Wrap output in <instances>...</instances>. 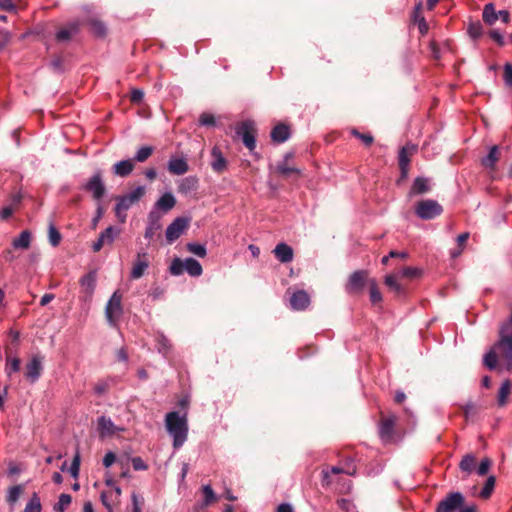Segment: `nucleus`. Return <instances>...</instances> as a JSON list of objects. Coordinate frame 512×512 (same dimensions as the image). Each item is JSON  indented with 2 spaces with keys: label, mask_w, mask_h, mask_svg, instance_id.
<instances>
[{
  "label": "nucleus",
  "mask_w": 512,
  "mask_h": 512,
  "mask_svg": "<svg viewBox=\"0 0 512 512\" xmlns=\"http://www.w3.org/2000/svg\"><path fill=\"white\" fill-rule=\"evenodd\" d=\"M134 169V163L131 159L121 160L117 163H115L112 167V171L115 175L120 177H126Z\"/></svg>",
  "instance_id": "nucleus-27"
},
{
  "label": "nucleus",
  "mask_w": 512,
  "mask_h": 512,
  "mask_svg": "<svg viewBox=\"0 0 512 512\" xmlns=\"http://www.w3.org/2000/svg\"><path fill=\"white\" fill-rule=\"evenodd\" d=\"M80 284L83 288H85L87 290V292L89 294H92V292L94 291V288H95V284H96L95 273L90 272V273L84 275L80 280Z\"/></svg>",
  "instance_id": "nucleus-38"
},
{
  "label": "nucleus",
  "mask_w": 512,
  "mask_h": 512,
  "mask_svg": "<svg viewBox=\"0 0 512 512\" xmlns=\"http://www.w3.org/2000/svg\"><path fill=\"white\" fill-rule=\"evenodd\" d=\"M43 357L40 355H33L25 367V377L29 382L35 383L41 376L43 370Z\"/></svg>",
  "instance_id": "nucleus-13"
},
{
  "label": "nucleus",
  "mask_w": 512,
  "mask_h": 512,
  "mask_svg": "<svg viewBox=\"0 0 512 512\" xmlns=\"http://www.w3.org/2000/svg\"><path fill=\"white\" fill-rule=\"evenodd\" d=\"M212 161L211 167L213 171L222 173L227 167V160L223 156L221 150L218 147H213L211 151Z\"/></svg>",
  "instance_id": "nucleus-23"
},
{
  "label": "nucleus",
  "mask_w": 512,
  "mask_h": 512,
  "mask_svg": "<svg viewBox=\"0 0 512 512\" xmlns=\"http://www.w3.org/2000/svg\"><path fill=\"white\" fill-rule=\"evenodd\" d=\"M352 134L359 138L366 146L371 145L373 142V136L371 134H363L355 129L352 130Z\"/></svg>",
  "instance_id": "nucleus-59"
},
{
  "label": "nucleus",
  "mask_w": 512,
  "mask_h": 512,
  "mask_svg": "<svg viewBox=\"0 0 512 512\" xmlns=\"http://www.w3.org/2000/svg\"><path fill=\"white\" fill-rule=\"evenodd\" d=\"M290 137V128L285 124L276 125L271 131V139L276 143H283Z\"/></svg>",
  "instance_id": "nucleus-28"
},
{
  "label": "nucleus",
  "mask_w": 512,
  "mask_h": 512,
  "mask_svg": "<svg viewBox=\"0 0 512 512\" xmlns=\"http://www.w3.org/2000/svg\"><path fill=\"white\" fill-rule=\"evenodd\" d=\"M370 301L372 304L376 305L382 301L381 292L378 289L377 283L375 280H370Z\"/></svg>",
  "instance_id": "nucleus-43"
},
{
  "label": "nucleus",
  "mask_w": 512,
  "mask_h": 512,
  "mask_svg": "<svg viewBox=\"0 0 512 512\" xmlns=\"http://www.w3.org/2000/svg\"><path fill=\"white\" fill-rule=\"evenodd\" d=\"M171 275L179 276L185 271V260L182 261L180 258H175L169 267Z\"/></svg>",
  "instance_id": "nucleus-44"
},
{
  "label": "nucleus",
  "mask_w": 512,
  "mask_h": 512,
  "mask_svg": "<svg viewBox=\"0 0 512 512\" xmlns=\"http://www.w3.org/2000/svg\"><path fill=\"white\" fill-rule=\"evenodd\" d=\"M91 31L93 34H95L98 37H102L106 34V27L105 25L98 21V20H92L90 22Z\"/></svg>",
  "instance_id": "nucleus-52"
},
{
  "label": "nucleus",
  "mask_w": 512,
  "mask_h": 512,
  "mask_svg": "<svg viewBox=\"0 0 512 512\" xmlns=\"http://www.w3.org/2000/svg\"><path fill=\"white\" fill-rule=\"evenodd\" d=\"M154 148L152 146H142L139 148L134 156V160L137 162H145L152 154Z\"/></svg>",
  "instance_id": "nucleus-41"
},
{
  "label": "nucleus",
  "mask_w": 512,
  "mask_h": 512,
  "mask_svg": "<svg viewBox=\"0 0 512 512\" xmlns=\"http://www.w3.org/2000/svg\"><path fill=\"white\" fill-rule=\"evenodd\" d=\"M149 265L150 260L148 253L145 251L138 252L130 273V277L132 279L141 278L145 271L148 269Z\"/></svg>",
  "instance_id": "nucleus-15"
},
{
  "label": "nucleus",
  "mask_w": 512,
  "mask_h": 512,
  "mask_svg": "<svg viewBox=\"0 0 512 512\" xmlns=\"http://www.w3.org/2000/svg\"><path fill=\"white\" fill-rule=\"evenodd\" d=\"M146 193L144 186H137L125 195L116 198L115 215L120 223H125L127 219V210L137 203Z\"/></svg>",
  "instance_id": "nucleus-3"
},
{
  "label": "nucleus",
  "mask_w": 512,
  "mask_h": 512,
  "mask_svg": "<svg viewBox=\"0 0 512 512\" xmlns=\"http://www.w3.org/2000/svg\"><path fill=\"white\" fill-rule=\"evenodd\" d=\"M494 486H495V477L489 476L485 482L484 487L482 488V490L480 492V496L484 499L489 498L490 495L492 494Z\"/></svg>",
  "instance_id": "nucleus-49"
},
{
  "label": "nucleus",
  "mask_w": 512,
  "mask_h": 512,
  "mask_svg": "<svg viewBox=\"0 0 512 512\" xmlns=\"http://www.w3.org/2000/svg\"><path fill=\"white\" fill-rule=\"evenodd\" d=\"M273 253L277 260L281 263H289L293 260V249L286 243L282 242L275 246Z\"/></svg>",
  "instance_id": "nucleus-22"
},
{
  "label": "nucleus",
  "mask_w": 512,
  "mask_h": 512,
  "mask_svg": "<svg viewBox=\"0 0 512 512\" xmlns=\"http://www.w3.org/2000/svg\"><path fill=\"white\" fill-rule=\"evenodd\" d=\"M0 9L7 12H16L17 10L13 0H0Z\"/></svg>",
  "instance_id": "nucleus-61"
},
{
  "label": "nucleus",
  "mask_w": 512,
  "mask_h": 512,
  "mask_svg": "<svg viewBox=\"0 0 512 512\" xmlns=\"http://www.w3.org/2000/svg\"><path fill=\"white\" fill-rule=\"evenodd\" d=\"M22 492H23V487L21 485H15V486L10 487L8 489V493H7V502L10 505L15 504L18 501Z\"/></svg>",
  "instance_id": "nucleus-42"
},
{
  "label": "nucleus",
  "mask_w": 512,
  "mask_h": 512,
  "mask_svg": "<svg viewBox=\"0 0 512 512\" xmlns=\"http://www.w3.org/2000/svg\"><path fill=\"white\" fill-rule=\"evenodd\" d=\"M158 350L159 352L166 354L170 349L169 341L163 336L158 337Z\"/></svg>",
  "instance_id": "nucleus-60"
},
{
  "label": "nucleus",
  "mask_w": 512,
  "mask_h": 512,
  "mask_svg": "<svg viewBox=\"0 0 512 512\" xmlns=\"http://www.w3.org/2000/svg\"><path fill=\"white\" fill-rule=\"evenodd\" d=\"M330 473L355 475L356 474V466H352L351 468H343L342 466H332L329 469L323 470V479H324V481H326L327 484L330 483V480H328Z\"/></svg>",
  "instance_id": "nucleus-33"
},
{
  "label": "nucleus",
  "mask_w": 512,
  "mask_h": 512,
  "mask_svg": "<svg viewBox=\"0 0 512 512\" xmlns=\"http://www.w3.org/2000/svg\"><path fill=\"white\" fill-rule=\"evenodd\" d=\"M116 461V455L115 453L109 451L105 454L104 458H103V465L104 467L106 468H109L110 466H112Z\"/></svg>",
  "instance_id": "nucleus-64"
},
{
  "label": "nucleus",
  "mask_w": 512,
  "mask_h": 512,
  "mask_svg": "<svg viewBox=\"0 0 512 512\" xmlns=\"http://www.w3.org/2000/svg\"><path fill=\"white\" fill-rule=\"evenodd\" d=\"M198 188V179L195 176L183 178L178 185V192L187 195L196 191Z\"/></svg>",
  "instance_id": "nucleus-29"
},
{
  "label": "nucleus",
  "mask_w": 512,
  "mask_h": 512,
  "mask_svg": "<svg viewBox=\"0 0 512 512\" xmlns=\"http://www.w3.org/2000/svg\"><path fill=\"white\" fill-rule=\"evenodd\" d=\"M309 304V295L304 290H298L290 297V305L294 310H304L309 306Z\"/></svg>",
  "instance_id": "nucleus-21"
},
{
  "label": "nucleus",
  "mask_w": 512,
  "mask_h": 512,
  "mask_svg": "<svg viewBox=\"0 0 512 512\" xmlns=\"http://www.w3.org/2000/svg\"><path fill=\"white\" fill-rule=\"evenodd\" d=\"M442 212V206L433 199L421 200L415 206V214L423 220L434 219Z\"/></svg>",
  "instance_id": "nucleus-4"
},
{
  "label": "nucleus",
  "mask_w": 512,
  "mask_h": 512,
  "mask_svg": "<svg viewBox=\"0 0 512 512\" xmlns=\"http://www.w3.org/2000/svg\"><path fill=\"white\" fill-rule=\"evenodd\" d=\"M97 422L99 434L101 437L112 436L118 431H123L122 428L116 427L113 421L106 416L99 417Z\"/></svg>",
  "instance_id": "nucleus-20"
},
{
  "label": "nucleus",
  "mask_w": 512,
  "mask_h": 512,
  "mask_svg": "<svg viewBox=\"0 0 512 512\" xmlns=\"http://www.w3.org/2000/svg\"><path fill=\"white\" fill-rule=\"evenodd\" d=\"M511 389L512 382L509 379L502 382L497 395V403L499 406L502 407L507 404L508 397L511 393Z\"/></svg>",
  "instance_id": "nucleus-30"
},
{
  "label": "nucleus",
  "mask_w": 512,
  "mask_h": 512,
  "mask_svg": "<svg viewBox=\"0 0 512 512\" xmlns=\"http://www.w3.org/2000/svg\"><path fill=\"white\" fill-rule=\"evenodd\" d=\"M490 38L495 41L499 46H504L505 41L503 35L498 30H490L489 31Z\"/></svg>",
  "instance_id": "nucleus-62"
},
{
  "label": "nucleus",
  "mask_w": 512,
  "mask_h": 512,
  "mask_svg": "<svg viewBox=\"0 0 512 512\" xmlns=\"http://www.w3.org/2000/svg\"><path fill=\"white\" fill-rule=\"evenodd\" d=\"M79 470H80V454L77 451V453L75 454V456L72 460L71 466L69 468V472L72 475V477L77 478L79 475Z\"/></svg>",
  "instance_id": "nucleus-54"
},
{
  "label": "nucleus",
  "mask_w": 512,
  "mask_h": 512,
  "mask_svg": "<svg viewBox=\"0 0 512 512\" xmlns=\"http://www.w3.org/2000/svg\"><path fill=\"white\" fill-rule=\"evenodd\" d=\"M161 213L158 211H150L148 214V224L145 229V238L146 239H152L155 235V233L161 229Z\"/></svg>",
  "instance_id": "nucleus-18"
},
{
  "label": "nucleus",
  "mask_w": 512,
  "mask_h": 512,
  "mask_svg": "<svg viewBox=\"0 0 512 512\" xmlns=\"http://www.w3.org/2000/svg\"><path fill=\"white\" fill-rule=\"evenodd\" d=\"M503 80L507 87L512 88V64L506 63L504 65Z\"/></svg>",
  "instance_id": "nucleus-55"
},
{
  "label": "nucleus",
  "mask_w": 512,
  "mask_h": 512,
  "mask_svg": "<svg viewBox=\"0 0 512 512\" xmlns=\"http://www.w3.org/2000/svg\"><path fill=\"white\" fill-rule=\"evenodd\" d=\"M185 271L192 277H199L202 272V266L196 259L189 257L185 259Z\"/></svg>",
  "instance_id": "nucleus-34"
},
{
  "label": "nucleus",
  "mask_w": 512,
  "mask_h": 512,
  "mask_svg": "<svg viewBox=\"0 0 512 512\" xmlns=\"http://www.w3.org/2000/svg\"><path fill=\"white\" fill-rule=\"evenodd\" d=\"M396 422L397 417L395 415H390L381 419L379 424V436L382 442L388 444L395 441Z\"/></svg>",
  "instance_id": "nucleus-10"
},
{
  "label": "nucleus",
  "mask_w": 512,
  "mask_h": 512,
  "mask_svg": "<svg viewBox=\"0 0 512 512\" xmlns=\"http://www.w3.org/2000/svg\"><path fill=\"white\" fill-rule=\"evenodd\" d=\"M292 158V154H286L283 161L279 162L276 166V172L283 177H292L296 178L301 176V170L289 163V159Z\"/></svg>",
  "instance_id": "nucleus-16"
},
{
  "label": "nucleus",
  "mask_w": 512,
  "mask_h": 512,
  "mask_svg": "<svg viewBox=\"0 0 512 512\" xmlns=\"http://www.w3.org/2000/svg\"><path fill=\"white\" fill-rule=\"evenodd\" d=\"M199 123L201 126H214L215 125V118L210 113H202L199 117Z\"/></svg>",
  "instance_id": "nucleus-56"
},
{
  "label": "nucleus",
  "mask_w": 512,
  "mask_h": 512,
  "mask_svg": "<svg viewBox=\"0 0 512 512\" xmlns=\"http://www.w3.org/2000/svg\"><path fill=\"white\" fill-rule=\"evenodd\" d=\"M131 463L135 471H145L148 469L147 464L141 457H133Z\"/></svg>",
  "instance_id": "nucleus-58"
},
{
  "label": "nucleus",
  "mask_w": 512,
  "mask_h": 512,
  "mask_svg": "<svg viewBox=\"0 0 512 512\" xmlns=\"http://www.w3.org/2000/svg\"><path fill=\"white\" fill-rule=\"evenodd\" d=\"M367 280V273L363 270L353 272L346 284V291L349 294H356L362 291Z\"/></svg>",
  "instance_id": "nucleus-14"
},
{
  "label": "nucleus",
  "mask_w": 512,
  "mask_h": 512,
  "mask_svg": "<svg viewBox=\"0 0 512 512\" xmlns=\"http://www.w3.org/2000/svg\"><path fill=\"white\" fill-rule=\"evenodd\" d=\"M418 146L413 143H407L398 153V164L400 169V175L402 179L407 178L410 168L411 158L417 153Z\"/></svg>",
  "instance_id": "nucleus-7"
},
{
  "label": "nucleus",
  "mask_w": 512,
  "mask_h": 512,
  "mask_svg": "<svg viewBox=\"0 0 512 512\" xmlns=\"http://www.w3.org/2000/svg\"><path fill=\"white\" fill-rule=\"evenodd\" d=\"M79 30L80 23L78 21H71L58 30L56 39L59 42L69 41L73 36L78 34Z\"/></svg>",
  "instance_id": "nucleus-19"
},
{
  "label": "nucleus",
  "mask_w": 512,
  "mask_h": 512,
  "mask_svg": "<svg viewBox=\"0 0 512 512\" xmlns=\"http://www.w3.org/2000/svg\"><path fill=\"white\" fill-rule=\"evenodd\" d=\"M467 34L473 41L479 40L484 34V28L481 22H470L467 26Z\"/></svg>",
  "instance_id": "nucleus-35"
},
{
  "label": "nucleus",
  "mask_w": 512,
  "mask_h": 512,
  "mask_svg": "<svg viewBox=\"0 0 512 512\" xmlns=\"http://www.w3.org/2000/svg\"><path fill=\"white\" fill-rule=\"evenodd\" d=\"M84 189L90 192L94 199L100 200L105 193V186L102 181L101 172L98 171L93 174L90 179L84 185Z\"/></svg>",
  "instance_id": "nucleus-12"
},
{
  "label": "nucleus",
  "mask_w": 512,
  "mask_h": 512,
  "mask_svg": "<svg viewBox=\"0 0 512 512\" xmlns=\"http://www.w3.org/2000/svg\"><path fill=\"white\" fill-rule=\"evenodd\" d=\"M186 248L190 253H193L201 258L205 257L207 254L206 247L199 243H188Z\"/></svg>",
  "instance_id": "nucleus-47"
},
{
  "label": "nucleus",
  "mask_w": 512,
  "mask_h": 512,
  "mask_svg": "<svg viewBox=\"0 0 512 512\" xmlns=\"http://www.w3.org/2000/svg\"><path fill=\"white\" fill-rule=\"evenodd\" d=\"M176 205V199L171 192H165L155 202L152 211H158L159 213H167L172 210Z\"/></svg>",
  "instance_id": "nucleus-17"
},
{
  "label": "nucleus",
  "mask_w": 512,
  "mask_h": 512,
  "mask_svg": "<svg viewBox=\"0 0 512 512\" xmlns=\"http://www.w3.org/2000/svg\"><path fill=\"white\" fill-rule=\"evenodd\" d=\"M465 498L460 492H451L447 494L437 505L435 512H456L460 511Z\"/></svg>",
  "instance_id": "nucleus-6"
},
{
  "label": "nucleus",
  "mask_w": 512,
  "mask_h": 512,
  "mask_svg": "<svg viewBox=\"0 0 512 512\" xmlns=\"http://www.w3.org/2000/svg\"><path fill=\"white\" fill-rule=\"evenodd\" d=\"M512 372V305L509 317L499 327V337L491 350L484 356V364L490 370L497 364Z\"/></svg>",
  "instance_id": "nucleus-1"
},
{
  "label": "nucleus",
  "mask_w": 512,
  "mask_h": 512,
  "mask_svg": "<svg viewBox=\"0 0 512 512\" xmlns=\"http://www.w3.org/2000/svg\"><path fill=\"white\" fill-rule=\"evenodd\" d=\"M132 512H142L144 506V498L136 492L131 494Z\"/></svg>",
  "instance_id": "nucleus-50"
},
{
  "label": "nucleus",
  "mask_w": 512,
  "mask_h": 512,
  "mask_svg": "<svg viewBox=\"0 0 512 512\" xmlns=\"http://www.w3.org/2000/svg\"><path fill=\"white\" fill-rule=\"evenodd\" d=\"M189 167L184 158H170L168 162V170L174 175H183L188 171Z\"/></svg>",
  "instance_id": "nucleus-25"
},
{
  "label": "nucleus",
  "mask_w": 512,
  "mask_h": 512,
  "mask_svg": "<svg viewBox=\"0 0 512 512\" xmlns=\"http://www.w3.org/2000/svg\"><path fill=\"white\" fill-rule=\"evenodd\" d=\"M20 359L17 357L8 358L5 366V372L10 377L13 373H16L20 369Z\"/></svg>",
  "instance_id": "nucleus-45"
},
{
  "label": "nucleus",
  "mask_w": 512,
  "mask_h": 512,
  "mask_svg": "<svg viewBox=\"0 0 512 512\" xmlns=\"http://www.w3.org/2000/svg\"><path fill=\"white\" fill-rule=\"evenodd\" d=\"M475 464H476L475 456L472 454H467L460 461L459 467H460L461 471L470 474L474 471Z\"/></svg>",
  "instance_id": "nucleus-37"
},
{
  "label": "nucleus",
  "mask_w": 512,
  "mask_h": 512,
  "mask_svg": "<svg viewBox=\"0 0 512 512\" xmlns=\"http://www.w3.org/2000/svg\"><path fill=\"white\" fill-rule=\"evenodd\" d=\"M118 234L119 230H117L113 226H109L100 234V237H102L105 240L106 244H112L115 240V237Z\"/></svg>",
  "instance_id": "nucleus-46"
},
{
  "label": "nucleus",
  "mask_w": 512,
  "mask_h": 512,
  "mask_svg": "<svg viewBox=\"0 0 512 512\" xmlns=\"http://www.w3.org/2000/svg\"><path fill=\"white\" fill-rule=\"evenodd\" d=\"M20 202H21V195H19V194L14 195L12 204L8 205L6 207H3L0 210V219L1 220L9 219L12 216V214L14 213L15 208L19 205Z\"/></svg>",
  "instance_id": "nucleus-36"
},
{
  "label": "nucleus",
  "mask_w": 512,
  "mask_h": 512,
  "mask_svg": "<svg viewBox=\"0 0 512 512\" xmlns=\"http://www.w3.org/2000/svg\"><path fill=\"white\" fill-rule=\"evenodd\" d=\"M400 278H415L421 274V271L418 268L414 267H404L397 272Z\"/></svg>",
  "instance_id": "nucleus-51"
},
{
  "label": "nucleus",
  "mask_w": 512,
  "mask_h": 512,
  "mask_svg": "<svg viewBox=\"0 0 512 512\" xmlns=\"http://www.w3.org/2000/svg\"><path fill=\"white\" fill-rule=\"evenodd\" d=\"M189 219L185 217H177L172 221L171 224L168 225L166 229V240L169 244L176 241L188 228Z\"/></svg>",
  "instance_id": "nucleus-11"
},
{
  "label": "nucleus",
  "mask_w": 512,
  "mask_h": 512,
  "mask_svg": "<svg viewBox=\"0 0 512 512\" xmlns=\"http://www.w3.org/2000/svg\"><path fill=\"white\" fill-rule=\"evenodd\" d=\"M430 190V180L425 177H416L410 188L409 195L416 196L425 194Z\"/></svg>",
  "instance_id": "nucleus-24"
},
{
  "label": "nucleus",
  "mask_w": 512,
  "mask_h": 512,
  "mask_svg": "<svg viewBox=\"0 0 512 512\" xmlns=\"http://www.w3.org/2000/svg\"><path fill=\"white\" fill-rule=\"evenodd\" d=\"M482 19L485 24L492 26L498 19L507 24L510 21V13L508 10L496 11L494 3H487L482 11Z\"/></svg>",
  "instance_id": "nucleus-8"
},
{
  "label": "nucleus",
  "mask_w": 512,
  "mask_h": 512,
  "mask_svg": "<svg viewBox=\"0 0 512 512\" xmlns=\"http://www.w3.org/2000/svg\"><path fill=\"white\" fill-rule=\"evenodd\" d=\"M165 426L169 435L173 438V447L179 449L184 445L188 436L187 414L172 411L165 416Z\"/></svg>",
  "instance_id": "nucleus-2"
},
{
  "label": "nucleus",
  "mask_w": 512,
  "mask_h": 512,
  "mask_svg": "<svg viewBox=\"0 0 512 512\" xmlns=\"http://www.w3.org/2000/svg\"><path fill=\"white\" fill-rule=\"evenodd\" d=\"M48 236H49V242L53 247H56L59 245L61 241V234L57 230V228L54 226L53 223L49 225L48 229Z\"/></svg>",
  "instance_id": "nucleus-48"
},
{
  "label": "nucleus",
  "mask_w": 512,
  "mask_h": 512,
  "mask_svg": "<svg viewBox=\"0 0 512 512\" xmlns=\"http://www.w3.org/2000/svg\"><path fill=\"white\" fill-rule=\"evenodd\" d=\"M122 296L118 293V291L114 292L110 297L107 305H106V318L108 322L115 326L119 317L122 314Z\"/></svg>",
  "instance_id": "nucleus-9"
},
{
  "label": "nucleus",
  "mask_w": 512,
  "mask_h": 512,
  "mask_svg": "<svg viewBox=\"0 0 512 512\" xmlns=\"http://www.w3.org/2000/svg\"><path fill=\"white\" fill-rule=\"evenodd\" d=\"M236 134L242 138L243 144L249 151L256 148V127L253 121H243L236 127Z\"/></svg>",
  "instance_id": "nucleus-5"
},
{
  "label": "nucleus",
  "mask_w": 512,
  "mask_h": 512,
  "mask_svg": "<svg viewBox=\"0 0 512 512\" xmlns=\"http://www.w3.org/2000/svg\"><path fill=\"white\" fill-rule=\"evenodd\" d=\"M72 497L69 494H61L58 502L54 505L53 509L55 512H64L71 504Z\"/></svg>",
  "instance_id": "nucleus-40"
},
{
  "label": "nucleus",
  "mask_w": 512,
  "mask_h": 512,
  "mask_svg": "<svg viewBox=\"0 0 512 512\" xmlns=\"http://www.w3.org/2000/svg\"><path fill=\"white\" fill-rule=\"evenodd\" d=\"M42 505L40 497L37 493H33L32 497L27 502L23 512H41Z\"/></svg>",
  "instance_id": "nucleus-39"
},
{
  "label": "nucleus",
  "mask_w": 512,
  "mask_h": 512,
  "mask_svg": "<svg viewBox=\"0 0 512 512\" xmlns=\"http://www.w3.org/2000/svg\"><path fill=\"white\" fill-rule=\"evenodd\" d=\"M500 158V150L497 145L490 148L489 153L481 159V165L486 169L493 170Z\"/></svg>",
  "instance_id": "nucleus-26"
},
{
  "label": "nucleus",
  "mask_w": 512,
  "mask_h": 512,
  "mask_svg": "<svg viewBox=\"0 0 512 512\" xmlns=\"http://www.w3.org/2000/svg\"><path fill=\"white\" fill-rule=\"evenodd\" d=\"M31 244V233L28 230H24L20 235L13 239L12 246L15 249L26 250Z\"/></svg>",
  "instance_id": "nucleus-31"
},
{
  "label": "nucleus",
  "mask_w": 512,
  "mask_h": 512,
  "mask_svg": "<svg viewBox=\"0 0 512 512\" xmlns=\"http://www.w3.org/2000/svg\"><path fill=\"white\" fill-rule=\"evenodd\" d=\"M400 277L397 273L389 274L385 276L384 283L392 291L397 294H403L405 292L404 287L399 283Z\"/></svg>",
  "instance_id": "nucleus-32"
},
{
  "label": "nucleus",
  "mask_w": 512,
  "mask_h": 512,
  "mask_svg": "<svg viewBox=\"0 0 512 512\" xmlns=\"http://www.w3.org/2000/svg\"><path fill=\"white\" fill-rule=\"evenodd\" d=\"M463 412L465 418L470 419L476 412V407L473 403L469 402L463 406Z\"/></svg>",
  "instance_id": "nucleus-63"
},
{
  "label": "nucleus",
  "mask_w": 512,
  "mask_h": 512,
  "mask_svg": "<svg viewBox=\"0 0 512 512\" xmlns=\"http://www.w3.org/2000/svg\"><path fill=\"white\" fill-rule=\"evenodd\" d=\"M491 464L492 462L489 458L482 459L477 468V474L480 476L486 475L491 467Z\"/></svg>",
  "instance_id": "nucleus-57"
},
{
  "label": "nucleus",
  "mask_w": 512,
  "mask_h": 512,
  "mask_svg": "<svg viewBox=\"0 0 512 512\" xmlns=\"http://www.w3.org/2000/svg\"><path fill=\"white\" fill-rule=\"evenodd\" d=\"M204 505L207 506L216 500L215 493L210 485L203 486Z\"/></svg>",
  "instance_id": "nucleus-53"
}]
</instances>
